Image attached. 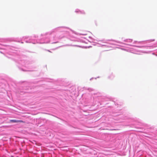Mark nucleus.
Wrapping results in <instances>:
<instances>
[{"mask_svg":"<svg viewBox=\"0 0 157 157\" xmlns=\"http://www.w3.org/2000/svg\"><path fill=\"white\" fill-rule=\"evenodd\" d=\"M155 40H152V41H154Z\"/></svg>","mask_w":157,"mask_h":157,"instance_id":"nucleus-2","label":"nucleus"},{"mask_svg":"<svg viewBox=\"0 0 157 157\" xmlns=\"http://www.w3.org/2000/svg\"><path fill=\"white\" fill-rule=\"evenodd\" d=\"M10 122L13 123H17V122H22L25 123V121H23L21 120H11L10 121Z\"/></svg>","mask_w":157,"mask_h":157,"instance_id":"nucleus-1","label":"nucleus"}]
</instances>
